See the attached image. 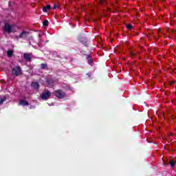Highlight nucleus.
<instances>
[{"mask_svg": "<svg viewBox=\"0 0 176 176\" xmlns=\"http://www.w3.org/2000/svg\"><path fill=\"white\" fill-rule=\"evenodd\" d=\"M49 97H50V92L49 91L43 93V94L41 95V98L43 100H47Z\"/></svg>", "mask_w": 176, "mask_h": 176, "instance_id": "obj_4", "label": "nucleus"}, {"mask_svg": "<svg viewBox=\"0 0 176 176\" xmlns=\"http://www.w3.org/2000/svg\"><path fill=\"white\" fill-rule=\"evenodd\" d=\"M6 101V97L3 96L2 98H0V105L3 104Z\"/></svg>", "mask_w": 176, "mask_h": 176, "instance_id": "obj_8", "label": "nucleus"}, {"mask_svg": "<svg viewBox=\"0 0 176 176\" xmlns=\"http://www.w3.org/2000/svg\"><path fill=\"white\" fill-rule=\"evenodd\" d=\"M3 31L7 34H11V32H16V25L6 23L3 26Z\"/></svg>", "mask_w": 176, "mask_h": 176, "instance_id": "obj_1", "label": "nucleus"}, {"mask_svg": "<svg viewBox=\"0 0 176 176\" xmlns=\"http://www.w3.org/2000/svg\"><path fill=\"white\" fill-rule=\"evenodd\" d=\"M53 9H57V4H55V5L54 6Z\"/></svg>", "mask_w": 176, "mask_h": 176, "instance_id": "obj_17", "label": "nucleus"}, {"mask_svg": "<svg viewBox=\"0 0 176 176\" xmlns=\"http://www.w3.org/2000/svg\"><path fill=\"white\" fill-rule=\"evenodd\" d=\"M19 105H22L23 107H28V105H30V104H28V102L24 100H21L19 101Z\"/></svg>", "mask_w": 176, "mask_h": 176, "instance_id": "obj_5", "label": "nucleus"}, {"mask_svg": "<svg viewBox=\"0 0 176 176\" xmlns=\"http://www.w3.org/2000/svg\"><path fill=\"white\" fill-rule=\"evenodd\" d=\"M24 58L25 60H31V56H30V54H24Z\"/></svg>", "mask_w": 176, "mask_h": 176, "instance_id": "obj_9", "label": "nucleus"}, {"mask_svg": "<svg viewBox=\"0 0 176 176\" xmlns=\"http://www.w3.org/2000/svg\"><path fill=\"white\" fill-rule=\"evenodd\" d=\"M50 6H45V7H44L43 8V12H47V10H49L50 9Z\"/></svg>", "mask_w": 176, "mask_h": 176, "instance_id": "obj_10", "label": "nucleus"}, {"mask_svg": "<svg viewBox=\"0 0 176 176\" xmlns=\"http://www.w3.org/2000/svg\"><path fill=\"white\" fill-rule=\"evenodd\" d=\"M41 67H42L43 69L46 68V64H42V65H41Z\"/></svg>", "mask_w": 176, "mask_h": 176, "instance_id": "obj_16", "label": "nucleus"}, {"mask_svg": "<svg viewBox=\"0 0 176 176\" xmlns=\"http://www.w3.org/2000/svg\"><path fill=\"white\" fill-rule=\"evenodd\" d=\"M102 2H104V0L100 1V3H102Z\"/></svg>", "mask_w": 176, "mask_h": 176, "instance_id": "obj_18", "label": "nucleus"}, {"mask_svg": "<svg viewBox=\"0 0 176 176\" xmlns=\"http://www.w3.org/2000/svg\"><path fill=\"white\" fill-rule=\"evenodd\" d=\"M12 74L14 75H16V76H19V75H21V68H20V67H14L12 69Z\"/></svg>", "mask_w": 176, "mask_h": 176, "instance_id": "obj_3", "label": "nucleus"}, {"mask_svg": "<svg viewBox=\"0 0 176 176\" xmlns=\"http://www.w3.org/2000/svg\"><path fill=\"white\" fill-rule=\"evenodd\" d=\"M169 164H170L171 167H174V166H175L176 164V161H174V160L170 161L169 162Z\"/></svg>", "mask_w": 176, "mask_h": 176, "instance_id": "obj_12", "label": "nucleus"}, {"mask_svg": "<svg viewBox=\"0 0 176 176\" xmlns=\"http://www.w3.org/2000/svg\"><path fill=\"white\" fill-rule=\"evenodd\" d=\"M126 28H127L128 30H132V29H133V25H132L131 24H128V25H126Z\"/></svg>", "mask_w": 176, "mask_h": 176, "instance_id": "obj_14", "label": "nucleus"}, {"mask_svg": "<svg viewBox=\"0 0 176 176\" xmlns=\"http://www.w3.org/2000/svg\"><path fill=\"white\" fill-rule=\"evenodd\" d=\"M32 87H34V89L38 90V89H39V84L38 82H32Z\"/></svg>", "mask_w": 176, "mask_h": 176, "instance_id": "obj_6", "label": "nucleus"}, {"mask_svg": "<svg viewBox=\"0 0 176 176\" xmlns=\"http://www.w3.org/2000/svg\"><path fill=\"white\" fill-rule=\"evenodd\" d=\"M28 35V32H23L20 35L19 38H25Z\"/></svg>", "mask_w": 176, "mask_h": 176, "instance_id": "obj_7", "label": "nucleus"}, {"mask_svg": "<svg viewBox=\"0 0 176 176\" xmlns=\"http://www.w3.org/2000/svg\"><path fill=\"white\" fill-rule=\"evenodd\" d=\"M43 25L47 26L49 25V21L47 20H45L43 22Z\"/></svg>", "mask_w": 176, "mask_h": 176, "instance_id": "obj_13", "label": "nucleus"}, {"mask_svg": "<svg viewBox=\"0 0 176 176\" xmlns=\"http://www.w3.org/2000/svg\"><path fill=\"white\" fill-rule=\"evenodd\" d=\"M88 63H89V64H91V63H93L91 61V56H88Z\"/></svg>", "mask_w": 176, "mask_h": 176, "instance_id": "obj_15", "label": "nucleus"}, {"mask_svg": "<svg viewBox=\"0 0 176 176\" xmlns=\"http://www.w3.org/2000/svg\"><path fill=\"white\" fill-rule=\"evenodd\" d=\"M54 95L56 97H57V98H64V97H65V92L58 89L54 91Z\"/></svg>", "mask_w": 176, "mask_h": 176, "instance_id": "obj_2", "label": "nucleus"}, {"mask_svg": "<svg viewBox=\"0 0 176 176\" xmlns=\"http://www.w3.org/2000/svg\"><path fill=\"white\" fill-rule=\"evenodd\" d=\"M7 54H8V57H12V56L13 55V51L9 50V51L8 52Z\"/></svg>", "mask_w": 176, "mask_h": 176, "instance_id": "obj_11", "label": "nucleus"}]
</instances>
